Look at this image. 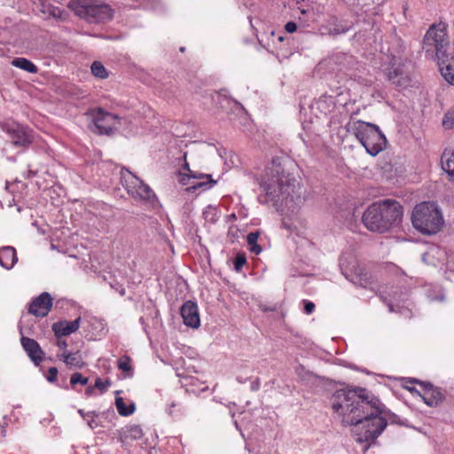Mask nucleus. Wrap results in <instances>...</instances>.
I'll use <instances>...</instances> for the list:
<instances>
[{
    "label": "nucleus",
    "mask_w": 454,
    "mask_h": 454,
    "mask_svg": "<svg viewBox=\"0 0 454 454\" xmlns=\"http://www.w3.org/2000/svg\"><path fill=\"white\" fill-rule=\"evenodd\" d=\"M331 404L342 424L354 427L352 432L355 440L367 443L364 450L387 425V418L383 416L382 403L365 388L339 389L332 395Z\"/></svg>",
    "instance_id": "nucleus-1"
},
{
    "label": "nucleus",
    "mask_w": 454,
    "mask_h": 454,
    "mask_svg": "<svg viewBox=\"0 0 454 454\" xmlns=\"http://www.w3.org/2000/svg\"><path fill=\"white\" fill-rule=\"evenodd\" d=\"M259 185V202L272 203L282 213L294 214L304 202L302 187L286 170V163L279 158L272 159L266 167Z\"/></svg>",
    "instance_id": "nucleus-2"
},
{
    "label": "nucleus",
    "mask_w": 454,
    "mask_h": 454,
    "mask_svg": "<svg viewBox=\"0 0 454 454\" xmlns=\"http://www.w3.org/2000/svg\"><path fill=\"white\" fill-rule=\"evenodd\" d=\"M403 207L399 202L384 200L372 204L363 215V223L371 231L384 233L399 223Z\"/></svg>",
    "instance_id": "nucleus-3"
},
{
    "label": "nucleus",
    "mask_w": 454,
    "mask_h": 454,
    "mask_svg": "<svg viewBox=\"0 0 454 454\" xmlns=\"http://www.w3.org/2000/svg\"><path fill=\"white\" fill-rule=\"evenodd\" d=\"M411 222L417 231L427 235L437 233L444 223L442 212L434 202L417 205L412 211Z\"/></svg>",
    "instance_id": "nucleus-4"
},
{
    "label": "nucleus",
    "mask_w": 454,
    "mask_h": 454,
    "mask_svg": "<svg viewBox=\"0 0 454 454\" xmlns=\"http://www.w3.org/2000/svg\"><path fill=\"white\" fill-rule=\"evenodd\" d=\"M353 129L356 138L372 156H376L385 149L387 138L378 126L358 121L354 123Z\"/></svg>",
    "instance_id": "nucleus-5"
},
{
    "label": "nucleus",
    "mask_w": 454,
    "mask_h": 454,
    "mask_svg": "<svg viewBox=\"0 0 454 454\" xmlns=\"http://www.w3.org/2000/svg\"><path fill=\"white\" fill-rule=\"evenodd\" d=\"M450 41L443 24L432 25L424 36L423 50L426 55L437 61L447 58Z\"/></svg>",
    "instance_id": "nucleus-6"
},
{
    "label": "nucleus",
    "mask_w": 454,
    "mask_h": 454,
    "mask_svg": "<svg viewBox=\"0 0 454 454\" xmlns=\"http://www.w3.org/2000/svg\"><path fill=\"white\" fill-rule=\"evenodd\" d=\"M67 6L75 15L91 23L105 21L113 16L109 5L98 0H71Z\"/></svg>",
    "instance_id": "nucleus-7"
},
{
    "label": "nucleus",
    "mask_w": 454,
    "mask_h": 454,
    "mask_svg": "<svg viewBox=\"0 0 454 454\" xmlns=\"http://www.w3.org/2000/svg\"><path fill=\"white\" fill-rule=\"evenodd\" d=\"M120 176L122 186L131 197L145 201L155 198L153 191L130 171L121 169Z\"/></svg>",
    "instance_id": "nucleus-8"
},
{
    "label": "nucleus",
    "mask_w": 454,
    "mask_h": 454,
    "mask_svg": "<svg viewBox=\"0 0 454 454\" xmlns=\"http://www.w3.org/2000/svg\"><path fill=\"white\" fill-rule=\"evenodd\" d=\"M183 157L184 160L183 168L185 169L187 173L182 175L180 183L183 185H189L186 188L187 192H194L199 188L208 189L216 184V181L214 180L210 175L194 172L190 168L189 163L186 161L187 153H184Z\"/></svg>",
    "instance_id": "nucleus-9"
},
{
    "label": "nucleus",
    "mask_w": 454,
    "mask_h": 454,
    "mask_svg": "<svg viewBox=\"0 0 454 454\" xmlns=\"http://www.w3.org/2000/svg\"><path fill=\"white\" fill-rule=\"evenodd\" d=\"M4 130L11 142L16 146H27L33 141L32 130L19 123L6 124Z\"/></svg>",
    "instance_id": "nucleus-10"
},
{
    "label": "nucleus",
    "mask_w": 454,
    "mask_h": 454,
    "mask_svg": "<svg viewBox=\"0 0 454 454\" xmlns=\"http://www.w3.org/2000/svg\"><path fill=\"white\" fill-rule=\"evenodd\" d=\"M92 118L96 131L98 134L109 135L116 129L115 123L118 120L117 115L104 112L101 108L92 113Z\"/></svg>",
    "instance_id": "nucleus-11"
},
{
    "label": "nucleus",
    "mask_w": 454,
    "mask_h": 454,
    "mask_svg": "<svg viewBox=\"0 0 454 454\" xmlns=\"http://www.w3.org/2000/svg\"><path fill=\"white\" fill-rule=\"evenodd\" d=\"M410 381L420 385L421 392H419V395L428 406H437L444 399V395L440 388L434 387L430 382L419 381L416 379H412Z\"/></svg>",
    "instance_id": "nucleus-12"
},
{
    "label": "nucleus",
    "mask_w": 454,
    "mask_h": 454,
    "mask_svg": "<svg viewBox=\"0 0 454 454\" xmlns=\"http://www.w3.org/2000/svg\"><path fill=\"white\" fill-rule=\"evenodd\" d=\"M52 307V298L47 292L35 298L28 309V312L35 317H46Z\"/></svg>",
    "instance_id": "nucleus-13"
},
{
    "label": "nucleus",
    "mask_w": 454,
    "mask_h": 454,
    "mask_svg": "<svg viewBox=\"0 0 454 454\" xmlns=\"http://www.w3.org/2000/svg\"><path fill=\"white\" fill-rule=\"evenodd\" d=\"M181 316L184 324L191 328L197 329L200 325L198 306L192 301H185L181 307Z\"/></svg>",
    "instance_id": "nucleus-14"
},
{
    "label": "nucleus",
    "mask_w": 454,
    "mask_h": 454,
    "mask_svg": "<svg viewBox=\"0 0 454 454\" xmlns=\"http://www.w3.org/2000/svg\"><path fill=\"white\" fill-rule=\"evenodd\" d=\"M20 342L22 348L31 359V361L35 364L39 365L43 361L44 353L41 348L40 345L34 339L22 336L20 339Z\"/></svg>",
    "instance_id": "nucleus-15"
},
{
    "label": "nucleus",
    "mask_w": 454,
    "mask_h": 454,
    "mask_svg": "<svg viewBox=\"0 0 454 454\" xmlns=\"http://www.w3.org/2000/svg\"><path fill=\"white\" fill-rule=\"evenodd\" d=\"M81 325V317H77L74 321H59L52 325V331L56 337L68 336L75 333Z\"/></svg>",
    "instance_id": "nucleus-16"
},
{
    "label": "nucleus",
    "mask_w": 454,
    "mask_h": 454,
    "mask_svg": "<svg viewBox=\"0 0 454 454\" xmlns=\"http://www.w3.org/2000/svg\"><path fill=\"white\" fill-rule=\"evenodd\" d=\"M144 435L140 426L128 425L120 431V439L122 443L129 444L134 441L141 439Z\"/></svg>",
    "instance_id": "nucleus-17"
},
{
    "label": "nucleus",
    "mask_w": 454,
    "mask_h": 454,
    "mask_svg": "<svg viewBox=\"0 0 454 454\" xmlns=\"http://www.w3.org/2000/svg\"><path fill=\"white\" fill-rule=\"evenodd\" d=\"M440 73L443 79L454 86V57L448 55L438 61Z\"/></svg>",
    "instance_id": "nucleus-18"
},
{
    "label": "nucleus",
    "mask_w": 454,
    "mask_h": 454,
    "mask_svg": "<svg viewBox=\"0 0 454 454\" xmlns=\"http://www.w3.org/2000/svg\"><path fill=\"white\" fill-rule=\"evenodd\" d=\"M18 261L16 250L12 247H4L0 248V265L6 269L11 270L13 268Z\"/></svg>",
    "instance_id": "nucleus-19"
},
{
    "label": "nucleus",
    "mask_w": 454,
    "mask_h": 454,
    "mask_svg": "<svg viewBox=\"0 0 454 454\" xmlns=\"http://www.w3.org/2000/svg\"><path fill=\"white\" fill-rule=\"evenodd\" d=\"M387 79L398 87H405L410 82L408 74L400 67L393 66L387 72Z\"/></svg>",
    "instance_id": "nucleus-20"
},
{
    "label": "nucleus",
    "mask_w": 454,
    "mask_h": 454,
    "mask_svg": "<svg viewBox=\"0 0 454 454\" xmlns=\"http://www.w3.org/2000/svg\"><path fill=\"white\" fill-rule=\"evenodd\" d=\"M58 356L62 359L67 366L82 368L84 365V362L80 352L73 353L69 351H64L62 354L58 355Z\"/></svg>",
    "instance_id": "nucleus-21"
},
{
    "label": "nucleus",
    "mask_w": 454,
    "mask_h": 454,
    "mask_svg": "<svg viewBox=\"0 0 454 454\" xmlns=\"http://www.w3.org/2000/svg\"><path fill=\"white\" fill-rule=\"evenodd\" d=\"M442 168L449 178L454 182V152L444 153L442 157Z\"/></svg>",
    "instance_id": "nucleus-22"
},
{
    "label": "nucleus",
    "mask_w": 454,
    "mask_h": 454,
    "mask_svg": "<svg viewBox=\"0 0 454 454\" xmlns=\"http://www.w3.org/2000/svg\"><path fill=\"white\" fill-rule=\"evenodd\" d=\"M12 65L15 67H19L30 74H36L38 71L37 67L30 60L25 58H15L12 60Z\"/></svg>",
    "instance_id": "nucleus-23"
},
{
    "label": "nucleus",
    "mask_w": 454,
    "mask_h": 454,
    "mask_svg": "<svg viewBox=\"0 0 454 454\" xmlns=\"http://www.w3.org/2000/svg\"><path fill=\"white\" fill-rule=\"evenodd\" d=\"M115 406L118 413L121 416H129L135 411V404L131 403L129 406H127L122 397H116Z\"/></svg>",
    "instance_id": "nucleus-24"
},
{
    "label": "nucleus",
    "mask_w": 454,
    "mask_h": 454,
    "mask_svg": "<svg viewBox=\"0 0 454 454\" xmlns=\"http://www.w3.org/2000/svg\"><path fill=\"white\" fill-rule=\"evenodd\" d=\"M91 73L94 76L100 78V79H106L108 77V72L106 69V67L102 65L99 61H94L91 64L90 67Z\"/></svg>",
    "instance_id": "nucleus-25"
},
{
    "label": "nucleus",
    "mask_w": 454,
    "mask_h": 454,
    "mask_svg": "<svg viewBox=\"0 0 454 454\" xmlns=\"http://www.w3.org/2000/svg\"><path fill=\"white\" fill-rule=\"evenodd\" d=\"M204 219L210 223H215L218 220L217 208L212 206H208L203 211Z\"/></svg>",
    "instance_id": "nucleus-26"
},
{
    "label": "nucleus",
    "mask_w": 454,
    "mask_h": 454,
    "mask_svg": "<svg viewBox=\"0 0 454 454\" xmlns=\"http://www.w3.org/2000/svg\"><path fill=\"white\" fill-rule=\"evenodd\" d=\"M117 366L120 370L126 373L127 376L131 375V366H130V359L127 356H121L118 362Z\"/></svg>",
    "instance_id": "nucleus-27"
},
{
    "label": "nucleus",
    "mask_w": 454,
    "mask_h": 454,
    "mask_svg": "<svg viewBox=\"0 0 454 454\" xmlns=\"http://www.w3.org/2000/svg\"><path fill=\"white\" fill-rule=\"evenodd\" d=\"M442 126L447 129L454 128V107L445 114L442 119Z\"/></svg>",
    "instance_id": "nucleus-28"
},
{
    "label": "nucleus",
    "mask_w": 454,
    "mask_h": 454,
    "mask_svg": "<svg viewBox=\"0 0 454 454\" xmlns=\"http://www.w3.org/2000/svg\"><path fill=\"white\" fill-rule=\"evenodd\" d=\"M89 379L83 377L80 372H74L71 375L70 384L74 387L76 384H81L82 386L87 385Z\"/></svg>",
    "instance_id": "nucleus-29"
},
{
    "label": "nucleus",
    "mask_w": 454,
    "mask_h": 454,
    "mask_svg": "<svg viewBox=\"0 0 454 454\" xmlns=\"http://www.w3.org/2000/svg\"><path fill=\"white\" fill-rule=\"evenodd\" d=\"M111 385L110 380H102L100 378H98L95 381V387L99 389L101 392H105L107 387Z\"/></svg>",
    "instance_id": "nucleus-30"
},
{
    "label": "nucleus",
    "mask_w": 454,
    "mask_h": 454,
    "mask_svg": "<svg viewBox=\"0 0 454 454\" xmlns=\"http://www.w3.org/2000/svg\"><path fill=\"white\" fill-rule=\"evenodd\" d=\"M58 369L56 367H51L48 371L47 380L50 382H54L57 379Z\"/></svg>",
    "instance_id": "nucleus-31"
},
{
    "label": "nucleus",
    "mask_w": 454,
    "mask_h": 454,
    "mask_svg": "<svg viewBox=\"0 0 454 454\" xmlns=\"http://www.w3.org/2000/svg\"><path fill=\"white\" fill-rule=\"evenodd\" d=\"M51 15L59 20H65L67 16L66 13L59 8H53L51 11Z\"/></svg>",
    "instance_id": "nucleus-32"
},
{
    "label": "nucleus",
    "mask_w": 454,
    "mask_h": 454,
    "mask_svg": "<svg viewBox=\"0 0 454 454\" xmlns=\"http://www.w3.org/2000/svg\"><path fill=\"white\" fill-rule=\"evenodd\" d=\"M304 302V312L308 315L311 314L315 310V304L309 301H303Z\"/></svg>",
    "instance_id": "nucleus-33"
},
{
    "label": "nucleus",
    "mask_w": 454,
    "mask_h": 454,
    "mask_svg": "<svg viewBox=\"0 0 454 454\" xmlns=\"http://www.w3.org/2000/svg\"><path fill=\"white\" fill-rule=\"evenodd\" d=\"M258 237H259L258 232H250L247 237L248 245L252 246L254 244H257Z\"/></svg>",
    "instance_id": "nucleus-34"
},
{
    "label": "nucleus",
    "mask_w": 454,
    "mask_h": 454,
    "mask_svg": "<svg viewBox=\"0 0 454 454\" xmlns=\"http://www.w3.org/2000/svg\"><path fill=\"white\" fill-rule=\"evenodd\" d=\"M57 341L56 345L64 351H67V343L65 340L62 339V337H56Z\"/></svg>",
    "instance_id": "nucleus-35"
},
{
    "label": "nucleus",
    "mask_w": 454,
    "mask_h": 454,
    "mask_svg": "<svg viewBox=\"0 0 454 454\" xmlns=\"http://www.w3.org/2000/svg\"><path fill=\"white\" fill-rule=\"evenodd\" d=\"M285 28L288 33H294L297 30V25L294 21H289L286 24Z\"/></svg>",
    "instance_id": "nucleus-36"
},
{
    "label": "nucleus",
    "mask_w": 454,
    "mask_h": 454,
    "mask_svg": "<svg viewBox=\"0 0 454 454\" xmlns=\"http://www.w3.org/2000/svg\"><path fill=\"white\" fill-rule=\"evenodd\" d=\"M261 387V380L259 378H255L252 382L250 386V389L252 391H258Z\"/></svg>",
    "instance_id": "nucleus-37"
},
{
    "label": "nucleus",
    "mask_w": 454,
    "mask_h": 454,
    "mask_svg": "<svg viewBox=\"0 0 454 454\" xmlns=\"http://www.w3.org/2000/svg\"><path fill=\"white\" fill-rule=\"evenodd\" d=\"M246 263L245 257H237L235 262V267L236 269H239Z\"/></svg>",
    "instance_id": "nucleus-38"
},
{
    "label": "nucleus",
    "mask_w": 454,
    "mask_h": 454,
    "mask_svg": "<svg viewBox=\"0 0 454 454\" xmlns=\"http://www.w3.org/2000/svg\"><path fill=\"white\" fill-rule=\"evenodd\" d=\"M250 251L255 254H259L262 252V248L258 244L250 246Z\"/></svg>",
    "instance_id": "nucleus-39"
},
{
    "label": "nucleus",
    "mask_w": 454,
    "mask_h": 454,
    "mask_svg": "<svg viewBox=\"0 0 454 454\" xmlns=\"http://www.w3.org/2000/svg\"><path fill=\"white\" fill-rule=\"evenodd\" d=\"M348 30V27H334L333 33L336 35L344 34Z\"/></svg>",
    "instance_id": "nucleus-40"
},
{
    "label": "nucleus",
    "mask_w": 454,
    "mask_h": 454,
    "mask_svg": "<svg viewBox=\"0 0 454 454\" xmlns=\"http://www.w3.org/2000/svg\"><path fill=\"white\" fill-rule=\"evenodd\" d=\"M176 406H178V404L176 403H172L169 405V407L167 410L169 415H173L174 414V408H176Z\"/></svg>",
    "instance_id": "nucleus-41"
},
{
    "label": "nucleus",
    "mask_w": 454,
    "mask_h": 454,
    "mask_svg": "<svg viewBox=\"0 0 454 454\" xmlns=\"http://www.w3.org/2000/svg\"><path fill=\"white\" fill-rule=\"evenodd\" d=\"M78 413L82 417V418H85L86 416H94L95 415V412L94 411H91V412H88L87 414L84 412L83 410L80 409L78 411Z\"/></svg>",
    "instance_id": "nucleus-42"
},
{
    "label": "nucleus",
    "mask_w": 454,
    "mask_h": 454,
    "mask_svg": "<svg viewBox=\"0 0 454 454\" xmlns=\"http://www.w3.org/2000/svg\"><path fill=\"white\" fill-rule=\"evenodd\" d=\"M327 98L326 97H324V98H320L319 100L317 102L318 107H321L323 106L325 104H326V101H327Z\"/></svg>",
    "instance_id": "nucleus-43"
},
{
    "label": "nucleus",
    "mask_w": 454,
    "mask_h": 454,
    "mask_svg": "<svg viewBox=\"0 0 454 454\" xmlns=\"http://www.w3.org/2000/svg\"><path fill=\"white\" fill-rule=\"evenodd\" d=\"M94 387H95V386L94 387H91V386L88 387L86 388V391H85L86 395H90L93 393V391H94Z\"/></svg>",
    "instance_id": "nucleus-44"
},
{
    "label": "nucleus",
    "mask_w": 454,
    "mask_h": 454,
    "mask_svg": "<svg viewBox=\"0 0 454 454\" xmlns=\"http://www.w3.org/2000/svg\"><path fill=\"white\" fill-rule=\"evenodd\" d=\"M96 423H95V420L93 419H91L90 420L88 421V426L90 427V428H94L96 426Z\"/></svg>",
    "instance_id": "nucleus-45"
},
{
    "label": "nucleus",
    "mask_w": 454,
    "mask_h": 454,
    "mask_svg": "<svg viewBox=\"0 0 454 454\" xmlns=\"http://www.w3.org/2000/svg\"><path fill=\"white\" fill-rule=\"evenodd\" d=\"M410 392H415V393H418L419 395V390H417L415 387H409V386H406L405 387Z\"/></svg>",
    "instance_id": "nucleus-46"
},
{
    "label": "nucleus",
    "mask_w": 454,
    "mask_h": 454,
    "mask_svg": "<svg viewBox=\"0 0 454 454\" xmlns=\"http://www.w3.org/2000/svg\"><path fill=\"white\" fill-rule=\"evenodd\" d=\"M261 308L263 311H274L275 310V308H269L266 306H261Z\"/></svg>",
    "instance_id": "nucleus-47"
},
{
    "label": "nucleus",
    "mask_w": 454,
    "mask_h": 454,
    "mask_svg": "<svg viewBox=\"0 0 454 454\" xmlns=\"http://www.w3.org/2000/svg\"><path fill=\"white\" fill-rule=\"evenodd\" d=\"M237 381H238L239 383H240V384H244V383H246V382H247V380H246V379H244V378H242V377H240V376H238V377H237Z\"/></svg>",
    "instance_id": "nucleus-48"
},
{
    "label": "nucleus",
    "mask_w": 454,
    "mask_h": 454,
    "mask_svg": "<svg viewBox=\"0 0 454 454\" xmlns=\"http://www.w3.org/2000/svg\"><path fill=\"white\" fill-rule=\"evenodd\" d=\"M300 370H301V371H303V367L297 368L296 372H297V373H298V375H299V376H301V373H300V372H299Z\"/></svg>",
    "instance_id": "nucleus-49"
},
{
    "label": "nucleus",
    "mask_w": 454,
    "mask_h": 454,
    "mask_svg": "<svg viewBox=\"0 0 454 454\" xmlns=\"http://www.w3.org/2000/svg\"><path fill=\"white\" fill-rule=\"evenodd\" d=\"M387 305H388V307H389V310H390V311H394V309H393V304H392V303H388Z\"/></svg>",
    "instance_id": "nucleus-50"
},
{
    "label": "nucleus",
    "mask_w": 454,
    "mask_h": 454,
    "mask_svg": "<svg viewBox=\"0 0 454 454\" xmlns=\"http://www.w3.org/2000/svg\"><path fill=\"white\" fill-rule=\"evenodd\" d=\"M450 55L454 57V39H453V52Z\"/></svg>",
    "instance_id": "nucleus-51"
},
{
    "label": "nucleus",
    "mask_w": 454,
    "mask_h": 454,
    "mask_svg": "<svg viewBox=\"0 0 454 454\" xmlns=\"http://www.w3.org/2000/svg\"><path fill=\"white\" fill-rule=\"evenodd\" d=\"M217 97L218 98L222 97V93H217Z\"/></svg>",
    "instance_id": "nucleus-52"
}]
</instances>
